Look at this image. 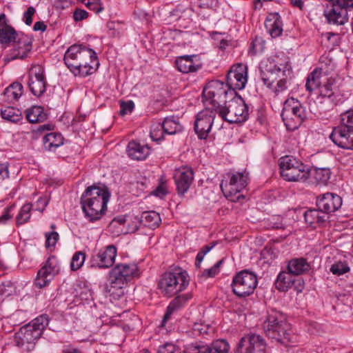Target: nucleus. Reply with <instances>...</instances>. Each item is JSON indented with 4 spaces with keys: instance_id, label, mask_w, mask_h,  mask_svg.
Segmentation results:
<instances>
[{
    "instance_id": "17",
    "label": "nucleus",
    "mask_w": 353,
    "mask_h": 353,
    "mask_svg": "<svg viewBox=\"0 0 353 353\" xmlns=\"http://www.w3.org/2000/svg\"><path fill=\"white\" fill-rule=\"evenodd\" d=\"M44 70L39 65L32 66L29 72L28 86L32 93L37 97L43 94L46 91V78Z\"/></svg>"
},
{
    "instance_id": "58",
    "label": "nucleus",
    "mask_w": 353,
    "mask_h": 353,
    "mask_svg": "<svg viewBox=\"0 0 353 353\" xmlns=\"http://www.w3.org/2000/svg\"><path fill=\"white\" fill-rule=\"evenodd\" d=\"M209 327L207 325H202L200 323H195L193 326V330L197 332L199 334H207Z\"/></svg>"
},
{
    "instance_id": "22",
    "label": "nucleus",
    "mask_w": 353,
    "mask_h": 353,
    "mask_svg": "<svg viewBox=\"0 0 353 353\" xmlns=\"http://www.w3.org/2000/svg\"><path fill=\"white\" fill-rule=\"evenodd\" d=\"M117 256V248L114 245H108L105 250H101L92 256L91 267L108 268L111 267Z\"/></svg>"
},
{
    "instance_id": "28",
    "label": "nucleus",
    "mask_w": 353,
    "mask_h": 353,
    "mask_svg": "<svg viewBox=\"0 0 353 353\" xmlns=\"http://www.w3.org/2000/svg\"><path fill=\"white\" fill-rule=\"evenodd\" d=\"M19 34V33H17L14 28L8 25L6 14L2 13L0 15V43H10L17 39Z\"/></svg>"
},
{
    "instance_id": "57",
    "label": "nucleus",
    "mask_w": 353,
    "mask_h": 353,
    "mask_svg": "<svg viewBox=\"0 0 353 353\" xmlns=\"http://www.w3.org/2000/svg\"><path fill=\"white\" fill-rule=\"evenodd\" d=\"M199 6L204 8H212L216 7L218 0H199Z\"/></svg>"
},
{
    "instance_id": "45",
    "label": "nucleus",
    "mask_w": 353,
    "mask_h": 353,
    "mask_svg": "<svg viewBox=\"0 0 353 353\" xmlns=\"http://www.w3.org/2000/svg\"><path fill=\"white\" fill-rule=\"evenodd\" d=\"M340 125L347 128H353V109H350L340 114Z\"/></svg>"
},
{
    "instance_id": "13",
    "label": "nucleus",
    "mask_w": 353,
    "mask_h": 353,
    "mask_svg": "<svg viewBox=\"0 0 353 353\" xmlns=\"http://www.w3.org/2000/svg\"><path fill=\"white\" fill-rule=\"evenodd\" d=\"M216 113L217 112L214 108H205L196 114L194 129L199 139H207Z\"/></svg>"
},
{
    "instance_id": "38",
    "label": "nucleus",
    "mask_w": 353,
    "mask_h": 353,
    "mask_svg": "<svg viewBox=\"0 0 353 353\" xmlns=\"http://www.w3.org/2000/svg\"><path fill=\"white\" fill-rule=\"evenodd\" d=\"M304 218L305 222L310 225H312L315 223H323L326 221L328 216L323 214V212L320 211L318 208L316 209H311L307 210L304 213Z\"/></svg>"
},
{
    "instance_id": "2",
    "label": "nucleus",
    "mask_w": 353,
    "mask_h": 353,
    "mask_svg": "<svg viewBox=\"0 0 353 353\" xmlns=\"http://www.w3.org/2000/svg\"><path fill=\"white\" fill-rule=\"evenodd\" d=\"M48 321L46 315H41L30 323L21 327L14 336L16 345L23 352L33 350L37 341L48 325Z\"/></svg>"
},
{
    "instance_id": "23",
    "label": "nucleus",
    "mask_w": 353,
    "mask_h": 353,
    "mask_svg": "<svg viewBox=\"0 0 353 353\" xmlns=\"http://www.w3.org/2000/svg\"><path fill=\"white\" fill-rule=\"evenodd\" d=\"M316 205L323 214H330L338 210L342 205V199L337 194L327 192L317 199Z\"/></svg>"
},
{
    "instance_id": "16",
    "label": "nucleus",
    "mask_w": 353,
    "mask_h": 353,
    "mask_svg": "<svg viewBox=\"0 0 353 353\" xmlns=\"http://www.w3.org/2000/svg\"><path fill=\"white\" fill-rule=\"evenodd\" d=\"M265 343L260 335L252 334L242 337L239 342L236 353H254L255 351L263 352Z\"/></svg>"
},
{
    "instance_id": "60",
    "label": "nucleus",
    "mask_w": 353,
    "mask_h": 353,
    "mask_svg": "<svg viewBox=\"0 0 353 353\" xmlns=\"http://www.w3.org/2000/svg\"><path fill=\"white\" fill-rule=\"evenodd\" d=\"M9 177L8 165L6 163L0 164V180Z\"/></svg>"
},
{
    "instance_id": "35",
    "label": "nucleus",
    "mask_w": 353,
    "mask_h": 353,
    "mask_svg": "<svg viewBox=\"0 0 353 353\" xmlns=\"http://www.w3.org/2000/svg\"><path fill=\"white\" fill-rule=\"evenodd\" d=\"M1 115L3 119L14 123L19 122L23 118L21 110L11 106L1 108Z\"/></svg>"
},
{
    "instance_id": "51",
    "label": "nucleus",
    "mask_w": 353,
    "mask_h": 353,
    "mask_svg": "<svg viewBox=\"0 0 353 353\" xmlns=\"http://www.w3.org/2000/svg\"><path fill=\"white\" fill-rule=\"evenodd\" d=\"M264 46V41L261 38L256 37L252 43L251 50L253 54H256L263 50Z\"/></svg>"
},
{
    "instance_id": "4",
    "label": "nucleus",
    "mask_w": 353,
    "mask_h": 353,
    "mask_svg": "<svg viewBox=\"0 0 353 353\" xmlns=\"http://www.w3.org/2000/svg\"><path fill=\"white\" fill-rule=\"evenodd\" d=\"M260 77L263 83L270 88L277 81L275 92H282L287 89V77L290 70L288 65H277L274 61L268 60L260 64Z\"/></svg>"
},
{
    "instance_id": "31",
    "label": "nucleus",
    "mask_w": 353,
    "mask_h": 353,
    "mask_svg": "<svg viewBox=\"0 0 353 353\" xmlns=\"http://www.w3.org/2000/svg\"><path fill=\"white\" fill-rule=\"evenodd\" d=\"M265 26L274 38L279 37L283 32L282 22L278 13L272 14V18L268 17Z\"/></svg>"
},
{
    "instance_id": "53",
    "label": "nucleus",
    "mask_w": 353,
    "mask_h": 353,
    "mask_svg": "<svg viewBox=\"0 0 353 353\" xmlns=\"http://www.w3.org/2000/svg\"><path fill=\"white\" fill-rule=\"evenodd\" d=\"M46 247H53L57 243L59 239V234L56 232H52L50 233L46 234Z\"/></svg>"
},
{
    "instance_id": "14",
    "label": "nucleus",
    "mask_w": 353,
    "mask_h": 353,
    "mask_svg": "<svg viewBox=\"0 0 353 353\" xmlns=\"http://www.w3.org/2000/svg\"><path fill=\"white\" fill-rule=\"evenodd\" d=\"M92 49L88 48L83 45L74 44L68 48L64 55V63L70 70L77 72L76 70L84 59H88V54Z\"/></svg>"
},
{
    "instance_id": "21",
    "label": "nucleus",
    "mask_w": 353,
    "mask_h": 353,
    "mask_svg": "<svg viewBox=\"0 0 353 353\" xmlns=\"http://www.w3.org/2000/svg\"><path fill=\"white\" fill-rule=\"evenodd\" d=\"M12 41L14 42L13 49L10 57L7 58L8 61H10L16 59H23L26 57L28 53L32 49V39L28 35L19 34L17 37V39Z\"/></svg>"
},
{
    "instance_id": "12",
    "label": "nucleus",
    "mask_w": 353,
    "mask_h": 353,
    "mask_svg": "<svg viewBox=\"0 0 353 353\" xmlns=\"http://www.w3.org/2000/svg\"><path fill=\"white\" fill-rule=\"evenodd\" d=\"M331 8L324 11V14L330 23L343 25L347 21L348 8H353V0H327Z\"/></svg>"
},
{
    "instance_id": "1",
    "label": "nucleus",
    "mask_w": 353,
    "mask_h": 353,
    "mask_svg": "<svg viewBox=\"0 0 353 353\" xmlns=\"http://www.w3.org/2000/svg\"><path fill=\"white\" fill-rule=\"evenodd\" d=\"M110 194L99 186L88 187L81 196L83 212L90 221L99 220L107 210Z\"/></svg>"
},
{
    "instance_id": "36",
    "label": "nucleus",
    "mask_w": 353,
    "mask_h": 353,
    "mask_svg": "<svg viewBox=\"0 0 353 353\" xmlns=\"http://www.w3.org/2000/svg\"><path fill=\"white\" fill-rule=\"evenodd\" d=\"M189 296L186 294L179 295L175 297L168 307L166 313L165 314L163 321L162 326L164 325L166 321L169 319L170 316L177 309L181 307L188 300Z\"/></svg>"
},
{
    "instance_id": "30",
    "label": "nucleus",
    "mask_w": 353,
    "mask_h": 353,
    "mask_svg": "<svg viewBox=\"0 0 353 353\" xmlns=\"http://www.w3.org/2000/svg\"><path fill=\"white\" fill-rule=\"evenodd\" d=\"M293 276L294 275L291 274L289 270L281 272L275 281L276 289L280 292L288 291L296 283Z\"/></svg>"
},
{
    "instance_id": "26",
    "label": "nucleus",
    "mask_w": 353,
    "mask_h": 353,
    "mask_svg": "<svg viewBox=\"0 0 353 353\" xmlns=\"http://www.w3.org/2000/svg\"><path fill=\"white\" fill-rule=\"evenodd\" d=\"M126 152L130 159L143 161L149 156L150 148L148 145H141L137 141H132L128 143Z\"/></svg>"
},
{
    "instance_id": "39",
    "label": "nucleus",
    "mask_w": 353,
    "mask_h": 353,
    "mask_svg": "<svg viewBox=\"0 0 353 353\" xmlns=\"http://www.w3.org/2000/svg\"><path fill=\"white\" fill-rule=\"evenodd\" d=\"M164 133L168 134H175L182 130V125L172 117H167L161 125Z\"/></svg>"
},
{
    "instance_id": "20",
    "label": "nucleus",
    "mask_w": 353,
    "mask_h": 353,
    "mask_svg": "<svg viewBox=\"0 0 353 353\" xmlns=\"http://www.w3.org/2000/svg\"><path fill=\"white\" fill-rule=\"evenodd\" d=\"M174 179L178 194L184 196L192 183L194 172L189 167L181 168L175 171Z\"/></svg>"
},
{
    "instance_id": "18",
    "label": "nucleus",
    "mask_w": 353,
    "mask_h": 353,
    "mask_svg": "<svg viewBox=\"0 0 353 353\" xmlns=\"http://www.w3.org/2000/svg\"><path fill=\"white\" fill-rule=\"evenodd\" d=\"M330 138L339 148L353 150V128L339 125L333 128Z\"/></svg>"
},
{
    "instance_id": "10",
    "label": "nucleus",
    "mask_w": 353,
    "mask_h": 353,
    "mask_svg": "<svg viewBox=\"0 0 353 353\" xmlns=\"http://www.w3.org/2000/svg\"><path fill=\"white\" fill-rule=\"evenodd\" d=\"M281 117L288 130L297 129L306 118L305 108L294 98H289L284 102Z\"/></svg>"
},
{
    "instance_id": "29",
    "label": "nucleus",
    "mask_w": 353,
    "mask_h": 353,
    "mask_svg": "<svg viewBox=\"0 0 353 353\" xmlns=\"http://www.w3.org/2000/svg\"><path fill=\"white\" fill-rule=\"evenodd\" d=\"M288 270L294 276L301 275L310 270V265L304 258H294L289 261Z\"/></svg>"
},
{
    "instance_id": "42",
    "label": "nucleus",
    "mask_w": 353,
    "mask_h": 353,
    "mask_svg": "<svg viewBox=\"0 0 353 353\" xmlns=\"http://www.w3.org/2000/svg\"><path fill=\"white\" fill-rule=\"evenodd\" d=\"M3 94L8 100H18L23 94V85L20 83L14 82L5 90Z\"/></svg>"
},
{
    "instance_id": "3",
    "label": "nucleus",
    "mask_w": 353,
    "mask_h": 353,
    "mask_svg": "<svg viewBox=\"0 0 353 353\" xmlns=\"http://www.w3.org/2000/svg\"><path fill=\"white\" fill-rule=\"evenodd\" d=\"M263 328L269 338L281 344L287 345L290 341V325L280 311L275 309L268 310Z\"/></svg>"
},
{
    "instance_id": "33",
    "label": "nucleus",
    "mask_w": 353,
    "mask_h": 353,
    "mask_svg": "<svg viewBox=\"0 0 353 353\" xmlns=\"http://www.w3.org/2000/svg\"><path fill=\"white\" fill-rule=\"evenodd\" d=\"M310 176H312L318 184L326 185L331 176V170L330 168H317L314 167L310 170Z\"/></svg>"
},
{
    "instance_id": "34",
    "label": "nucleus",
    "mask_w": 353,
    "mask_h": 353,
    "mask_svg": "<svg viewBox=\"0 0 353 353\" xmlns=\"http://www.w3.org/2000/svg\"><path fill=\"white\" fill-rule=\"evenodd\" d=\"M161 221L159 214L155 211L143 212L141 216V223L150 228L158 227Z\"/></svg>"
},
{
    "instance_id": "50",
    "label": "nucleus",
    "mask_w": 353,
    "mask_h": 353,
    "mask_svg": "<svg viewBox=\"0 0 353 353\" xmlns=\"http://www.w3.org/2000/svg\"><path fill=\"white\" fill-rule=\"evenodd\" d=\"M164 132L160 124L152 127L150 131V137L153 141H160L163 139Z\"/></svg>"
},
{
    "instance_id": "8",
    "label": "nucleus",
    "mask_w": 353,
    "mask_h": 353,
    "mask_svg": "<svg viewBox=\"0 0 353 353\" xmlns=\"http://www.w3.org/2000/svg\"><path fill=\"white\" fill-rule=\"evenodd\" d=\"M189 284V276L181 269L176 272H165L159 281V288L167 296H172L183 291Z\"/></svg>"
},
{
    "instance_id": "52",
    "label": "nucleus",
    "mask_w": 353,
    "mask_h": 353,
    "mask_svg": "<svg viewBox=\"0 0 353 353\" xmlns=\"http://www.w3.org/2000/svg\"><path fill=\"white\" fill-rule=\"evenodd\" d=\"M205 345L200 343H192L188 345L185 348V353H204L203 352V347Z\"/></svg>"
},
{
    "instance_id": "64",
    "label": "nucleus",
    "mask_w": 353,
    "mask_h": 353,
    "mask_svg": "<svg viewBox=\"0 0 353 353\" xmlns=\"http://www.w3.org/2000/svg\"><path fill=\"white\" fill-rule=\"evenodd\" d=\"M47 28V26L43 21H37L34 23L33 26V30L34 31L41 30L44 32Z\"/></svg>"
},
{
    "instance_id": "61",
    "label": "nucleus",
    "mask_w": 353,
    "mask_h": 353,
    "mask_svg": "<svg viewBox=\"0 0 353 353\" xmlns=\"http://www.w3.org/2000/svg\"><path fill=\"white\" fill-rule=\"evenodd\" d=\"M219 273V270H216V269L212 266V268L209 269L205 270L202 274L201 277H214L215 275H216Z\"/></svg>"
},
{
    "instance_id": "40",
    "label": "nucleus",
    "mask_w": 353,
    "mask_h": 353,
    "mask_svg": "<svg viewBox=\"0 0 353 353\" xmlns=\"http://www.w3.org/2000/svg\"><path fill=\"white\" fill-rule=\"evenodd\" d=\"M321 72V69L316 68L308 75L305 84L308 91L312 92L320 87Z\"/></svg>"
},
{
    "instance_id": "7",
    "label": "nucleus",
    "mask_w": 353,
    "mask_h": 353,
    "mask_svg": "<svg viewBox=\"0 0 353 353\" xmlns=\"http://www.w3.org/2000/svg\"><path fill=\"white\" fill-rule=\"evenodd\" d=\"M236 91L230 90L228 86L219 80L210 81L204 88L202 93L203 101H209L215 110L236 94Z\"/></svg>"
},
{
    "instance_id": "49",
    "label": "nucleus",
    "mask_w": 353,
    "mask_h": 353,
    "mask_svg": "<svg viewBox=\"0 0 353 353\" xmlns=\"http://www.w3.org/2000/svg\"><path fill=\"white\" fill-rule=\"evenodd\" d=\"M332 84L333 81L328 80L327 82L321 88L319 96L322 98H330L334 94L332 88Z\"/></svg>"
},
{
    "instance_id": "19",
    "label": "nucleus",
    "mask_w": 353,
    "mask_h": 353,
    "mask_svg": "<svg viewBox=\"0 0 353 353\" xmlns=\"http://www.w3.org/2000/svg\"><path fill=\"white\" fill-rule=\"evenodd\" d=\"M247 179V175L243 173L234 174L231 176L228 183H225V186L223 184L221 185V190L227 198L234 201L235 199L233 197L246 187Z\"/></svg>"
},
{
    "instance_id": "48",
    "label": "nucleus",
    "mask_w": 353,
    "mask_h": 353,
    "mask_svg": "<svg viewBox=\"0 0 353 353\" xmlns=\"http://www.w3.org/2000/svg\"><path fill=\"white\" fill-rule=\"evenodd\" d=\"M120 112L119 114L121 116H124L128 113H131L134 108V103L132 100H129L127 101H120Z\"/></svg>"
},
{
    "instance_id": "37",
    "label": "nucleus",
    "mask_w": 353,
    "mask_h": 353,
    "mask_svg": "<svg viewBox=\"0 0 353 353\" xmlns=\"http://www.w3.org/2000/svg\"><path fill=\"white\" fill-rule=\"evenodd\" d=\"M204 353H228L229 343L223 339H219L212 343L210 345H205L203 347Z\"/></svg>"
},
{
    "instance_id": "56",
    "label": "nucleus",
    "mask_w": 353,
    "mask_h": 353,
    "mask_svg": "<svg viewBox=\"0 0 353 353\" xmlns=\"http://www.w3.org/2000/svg\"><path fill=\"white\" fill-rule=\"evenodd\" d=\"M88 17V13L84 10L77 8L73 12V19L75 21H82Z\"/></svg>"
},
{
    "instance_id": "5",
    "label": "nucleus",
    "mask_w": 353,
    "mask_h": 353,
    "mask_svg": "<svg viewBox=\"0 0 353 353\" xmlns=\"http://www.w3.org/2000/svg\"><path fill=\"white\" fill-rule=\"evenodd\" d=\"M217 114L230 123H243L248 119V107L243 98L236 92L219 109Z\"/></svg>"
},
{
    "instance_id": "9",
    "label": "nucleus",
    "mask_w": 353,
    "mask_h": 353,
    "mask_svg": "<svg viewBox=\"0 0 353 353\" xmlns=\"http://www.w3.org/2000/svg\"><path fill=\"white\" fill-rule=\"evenodd\" d=\"M138 275L136 264H117L109 273L110 286L106 285L105 291L112 295L114 294L112 289L121 290L125 283Z\"/></svg>"
},
{
    "instance_id": "6",
    "label": "nucleus",
    "mask_w": 353,
    "mask_h": 353,
    "mask_svg": "<svg viewBox=\"0 0 353 353\" xmlns=\"http://www.w3.org/2000/svg\"><path fill=\"white\" fill-rule=\"evenodd\" d=\"M280 173L288 181H305L310 177L308 167L293 156H285L279 159Z\"/></svg>"
},
{
    "instance_id": "32",
    "label": "nucleus",
    "mask_w": 353,
    "mask_h": 353,
    "mask_svg": "<svg viewBox=\"0 0 353 353\" xmlns=\"http://www.w3.org/2000/svg\"><path fill=\"white\" fill-rule=\"evenodd\" d=\"M43 146L49 151L55 150L63 143V137L60 133L50 132L43 138Z\"/></svg>"
},
{
    "instance_id": "25",
    "label": "nucleus",
    "mask_w": 353,
    "mask_h": 353,
    "mask_svg": "<svg viewBox=\"0 0 353 353\" xmlns=\"http://www.w3.org/2000/svg\"><path fill=\"white\" fill-rule=\"evenodd\" d=\"M99 65V62L96 52L92 50L88 54V59H84L83 62L79 65L77 72H73L75 76L79 75L86 77L96 72Z\"/></svg>"
},
{
    "instance_id": "43",
    "label": "nucleus",
    "mask_w": 353,
    "mask_h": 353,
    "mask_svg": "<svg viewBox=\"0 0 353 353\" xmlns=\"http://www.w3.org/2000/svg\"><path fill=\"white\" fill-rule=\"evenodd\" d=\"M32 204H24L16 218L17 225H22L27 223L31 216Z\"/></svg>"
},
{
    "instance_id": "55",
    "label": "nucleus",
    "mask_w": 353,
    "mask_h": 353,
    "mask_svg": "<svg viewBox=\"0 0 353 353\" xmlns=\"http://www.w3.org/2000/svg\"><path fill=\"white\" fill-rule=\"evenodd\" d=\"M36 10L34 8L30 6L27 11L23 14V21L26 25L30 26L32 23V16L34 14Z\"/></svg>"
},
{
    "instance_id": "59",
    "label": "nucleus",
    "mask_w": 353,
    "mask_h": 353,
    "mask_svg": "<svg viewBox=\"0 0 353 353\" xmlns=\"http://www.w3.org/2000/svg\"><path fill=\"white\" fill-rule=\"evenodd\" d=\"M91 5L89 10H93L96 13H99L103 10L100 0H92Z\"/></svg>"
},
{
    "instance_id": "63",
    "label": "nucleus",
    "mask_w": 353,
    "mask_h": 353,
    "mask_svg": "<svg viewBox=\"0 0 353 353\" xmlns=\"http://www.w3.org/2000/svg\"><path fill=\"white\" fill-rule=\"evenodd\" d=\"M167 194L166 185L164 183H161L156 189L155 194L158 196H162Z\"/></svg>"
},
{
    "instance_id": "24",
    "label": "nucleus",
    "mask_w": 353,
    "mask_h": 353,
    "mask_svg": "<svg viewBox=\"0 0 353 353\" xmlns=\"http://www.w3.org/2000/svg\"><path fill=\"white\" fill-rule=\"evenodd\" d=\"M52 260L53 259L48 258L45 265L38 271L34 284L39 288L48 285L56 274L57 270Z\"/></svg>"
},
{
    "instance_id": "54",
    "label": "nucleus",
    "mask_w": 353,
    "mask_h": 353,
    "mask_svg": "<svg viewBox=\"0 0 353 353\" xmlns=\"http://www.w3.org/2000/svg\"><path fill=\"white\" fill-rule=\"evenodd\" d=\"M13 206H8L5 208L3 214L0 216V225L6 224L9 220L12 218V215L10 214L11 211L13 209Z\"/></svg>"
},
{
    "instance_id": "11",
    "label": "nucleus",
    "mask_w": 353,
    "mask_h": 353,
    "mask_svg": "<svg viewBox=\"0 0 353 353\" xmlns=\"http://www.w3.org/2000/svg\"><path fill=\"white\" fill-rule=\"evenodd\" d=\"M257 284L256 275L244 270L234 276L231 286L235 295L239 297H245L254 292Z\"/></svg>"
},
{
    "instance_id": "44",
    "label": "nucleus",
    "mask_w": 353,
    "mask_h": 353,
    "mask_svg": "<svg viewBox=\"0 0 353 353\" xmlns=\"http://www.w3.org/2000/svg\"><path fill=\"white\" fill-rule=\"evenodd\" d=\"M86 254L84 252L79 251L74 254L70 262V269L72 271L79 270L84 263Z\"/></svg>"
},
{
    "instance_id": "27",
    "label": "nucleus",
    "mask_w": 353,
    "mask_h": 353,
    "mask_svg": "<svg viewBox=\"0 0 353 353\" xmlns=\"http://www.w3.org/2000/svg\"><path fill=\"white\" fill-rule=\"evenodd\" d=\"M197 58L195 54L179 57L175 61V65L179 71L183 73L194 72L201 67V63H195L194 60Z\"/></svg>"
},
{
    "instance_id": "62",
    "label": "nucleus",
    "mask_w": 353,
    "mask_h": 353,
    "mask_svg": "<svg viewBox=\"0 0 353 353\" xmlns=\"http://www.w3.org/2000/svg\"><path fill=\"white\" fill-rule=\"evenodd\" d=\"M73 0H57L56 1V7L60 9H65L68 8L72 3Z\"/></svg>"
},
{
    "instance_id": "47",
    "label": "nucleus",
    "mask_w": 353,
    "mask_h": 353,
    "mask_svg": "<svg viewBox=\"0 0 353 353\" xmlns=\"http://www.w3.org/2000/svg\"><path fill=\"white\" fill-rule=\"evenodd\" d=\"M157 353H180V351L175 344L167 342L159 347Z\"/></svg>"
},
{
    "instance_id": "15",
    "label": "nucleus",
    "mask_w": 353,
    "mask_h": 353,
    "mask_svg": "<svg viewBox=\"0 0 353 353\" xmlns=\"http://www.w3.org/2000/svg\"><path fill=\"white\" fill-rule=\"evenodd\" d=\"M248 81L247 66L239 63L231 67L226 77V84L230 90H242Z\"/></svg>"
},
{
    "instance_id": "41",
    "label": "nucleus",
    "mask_w": 353,
    "mask_h": 353,
    "mask_svg": "<svg viewBox=\"0 0 353 353\" xmlns=\"http://www.w3.org/2000/svg\"><path fill=\"white\" fill-rule=\"evenodd\" d=\"M46 118V115L40 106H33L26 111V119L30 123L42 122Z\"/></svg>"
},
{
    "instance_id": "46",
    "label": "nucleus",
    "mask_w": 353,
    "mask_h": 353,
    "mask_svg": "<svg viewBox=\"0 0 353 353\" xmlns=\"http://www.w3.org/2000/svg\"><path fill=\"white\" fill-rule=\"evenodd\" d=\"M330 271L336 275L340 276L350 271L348 265L342 262L334 263L331 268Z\"/></svg>"
}]
</instances>
